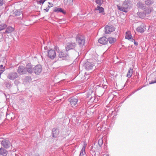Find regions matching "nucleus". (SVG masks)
I'll return each mask as SVG.
<instances>
[{"label":"nucleus","mask_w":156,"mask_h":156,"mask_svg":"<svg viewBox=\"0 0 156 156\" xmlns=\"http://www.w3.org/2000/svg\"><path fill=\"white\" fill-rule=\"evenodd\" d=\"M130 0H125L123 2L122 6L117 5V8L119 10L127 12L128 11V9L130 8Z\"/></svg>","instance_id":"1"},{"label":"nucleus","mask_w":156,"mask_h":156,"mask_svg":"<svg viewBox=\"0 0 156 156\" xmlns=\"http://www.w3.org/2000/svg\"><path fill=\"white\" fill-rule=\"evenodd\" d=\"M57 51L58 53V57L60 59V60H68L69 59L70 57L67 51L66 50L63 51H61L59 52L57 50Z\"/></svg>","instance_id":"2"},{"label":"nucleus","mask_w":156,"mask_h":156,"mask_svg":"<svg viewBox=\"0 0 156 156\" xmlns=\"http://www.w3.org/2000/svg\"><path fill=\"white\" fill-rule=\"evenodd\" d=\"M76 41V42L81 47H83L85 43V39L84 37L80 34L77 35Z\"/></svg>","instance_id":"3"},{"label":"nucleus","mask_w":156,"mask_h":156,"mask_svg":"<svg viewBox=\"0 0 156 156\" xmlns=\"http://www.w3.org/2000/svg\"><path fill=\"white\" fill-rule=\"evenodd\" d=\"M69 101L73 107H76L78 106V100L77 98H71L69 99Z\"/></svg>","instance_id":"4"},{"label":"nucleus","mask_w":156,"mask_h":156,"mask_svg":"<svg viewBox=\"0 0 156 156\" xmlns=\"http://www.w3.org/2000/svg\"><path fill=\"white\" fill-rule=\"evenodd\" d=\"M1 144L5 148H8L11 145L10 142L7 139H4L2 141Z\"/></svg>","instance_id":"5"},{"label":"nucleus","mask_w":156,"mask_h":156,"mask_svg":"<svg viewBox=\"0 0 156 156\" xmlns=\"http://www.w3.org/2000/svg\"><path fill=\"white\" fill-rule=\"evenodd\" d=\"M18 77V75L17 73L11 72L9 73L7 76V78L9 79L13 80Z\"/></svg>","instance_id":"6"},{"label":"nucleus","mask_w":156,"mask_h":156,"mask_svg":"<svg viewBox=\"0 0 156 156\" xmlns=\"http://www.w3.org/2000/svg\"><path fill=\"white\" fill-rule=\"evenodd\" d=\"M42 71V67L41 65H37L34 68V71L37 75L39 74Z\"/></svg>","instance_id":"7"},{"label":"nucleus","mask_w":156,"mask_h":156,"mask_svg":"<svg viewBox=\"0 0 156 156\" xmlns=\"http://www.w3.org/2000/svg\"><path fill=\"white\" fill-rule=\"evenodd\" d=\"M76 44L75 43L69 42L65 46L66 50L68 51L70 50L73 49L76 47Z\"/></svg>","instance_id":"8"},{"label":"nucleus","mask_w":156,"mask_h":156,"mask_svg":"<svg viewBox=\"0 0 156 156\" xmlns=\"http://www.w3.org/2000/svg\"><path fill=\"white\" fill-rule=\"evenodd\" d=\"M48 55L51 59H54L56 56L55 51L52 49L49 50L48 52Z\"/></svg>","instance_id":"9"},{"label":"nucleus","mask_w":156,"mask_h":156,"mask_svg":"<svg viewBox=\"0 0 156 156\" xmlns=\"http://www.w3.org/2000/svg\"><path fill=\"white\" fill-rule=\"evenodd\" d=\"M18 73L21 75L24 74L26 73V68L23 66H20L17 69Z\"/></svg>","instance_id":"10"},{"label":"nucleus","mask_w":156,"mask_h":156,"mask_svg":"<svg viewBox=\"0 0 156 156\" xmlns=\"http://www.w3.org/2000/svg\"><path fill=\"white\" fill-rule=\"evenodd\" d=\"M115 30V28L112 26L107 25L105 27V33L106 34H110Z\"/></svg>","instance_id":"11"},{"label":"nucleus","mask_w":156,"mask_h":156,"mask_svg":"<svg viewBox=\"0 0 156 156\" xmlns=\"http://www.w3.org/2000/svg\"><path fill=\"white\" fill-rule=\"evenodd\" d=\"M98 41L100 44L102 45H104L107 43L108 39L105 37H103L99 39L98 40Z\"/></svg>","instance_id":"12"},{"label":"nucleus","mask_w":156,"mask_h":156,"mask_svg":"<svg viewBox=\"0 0 156 156\" xmlns=\"http://www.w3.org/2000/svg\"><path fill=\"white\" fill-rule=\"evenodd\" d=\"M94 66V63L87 61L85 65V69L87 70L92 69Z\"/></svg>","instance_id":"13"},{"label":"nucleus","mask_w":156,"mask_h":156,"mask_svg":"<svg viewBox=\"0 0 156 156\" xmlns=\"http://www.w3.org/2000/svg\"><path fill=\"white\" fill-rule=\"evenodd\" d=\"M26 69V70H27L29 73H32L34 71V68L33 69V67L30 63L27 64Z\"/></svg>","instance_id":"14"},{"label":"nucleus","mask_w":156,"mask_h":156,"mask_svg":"<svg viewBox=\"0 0 156 156\" xmlns=\"http://www.w3.org/2000/svg\"><path fill=\"white\" fill-rule=\"evenodd\" d=\"M8 153V151L2 147L0 148V154L3 156H6Z\"/></svg>","instance_id":"15"},{"label":"nucleus","mask_w":156,"mask_h":156,"mask_svg":"<svg viewBox=\"0 0 156 156\" xmlns=\"http://www.w3.org/2000/svg\"><path fill=\"white\" fill-rule=\"evenodd\" d=\"M153 9L152 8L147 7H145V9H144V12L145 15H148L150 14L152 11Z\"/></svg>","instance_id":"16"},{"label":"nucleus","mask_w":156,"mask_h":156,"mask_svg":"<svg viewBox=\"0 0 156 156\" xmlns=\"http://www.w3.org/2000/svg\"><path fill=\"white\" fill-rule=\"evenodd\" d=\"M15 28L11 26H9L6 27L5 31L4 33L5 34H9L14 31Z\"/></svg>","instance_id":"17"},{"label":"nucleus","mask_w":156,"mask_h":156,"mask_svg":"<svg viewBox=\"0 0 156 156\" xmlns=\"http://www.w3.org/2000/svg\"><path fill=\"white\" fill-rule=\"evenodd\" d=\"M137 6L139 9L142 10H144V9H145V8L146 7L145 5L143 3L140 2H137Z\"/></svg>","instance_id":"18"},{"label":"nucleus","mask_w":156,"mask_h":156,"mask_svg":"<svg viewBox=\"0 0 156 156\" xmlns=\"http://www.w3.org/2000/svg\"><path fill=\"white\" fill-rule=\"evenodd\" d=\"M58 134V130L57 129L53 128L52 131V136L54 137H56Z\"/></svg>","instance_id":"19"},{"label":"nucleus","mask_w":156,"mask_h":156,"mask_svg":"<svg viewBox=\"0 0 156 156\" xmlns=\"http://www.w3.org/2000/svg\"><path fill=\"white\" fill-rule=\"evenodd\" d=\"M86 147V145L84 144L80 152L79 156H84V155L86 153L85 152V150Z\"/></svg>","instance_id":"20"},{"label":"nucleus","mask_w":156,"mask_h":156,"mask_svg":"<svg viewBox=\"0 0 156 156\" xmlns=\"http://www.w3.org/2000/svg\"><path fill=\"white\" fill-rule=\"evenodd\" d=\"M133 69L132 68H130L128 70L126 75V76L128 78L131 77L133 74Z\"/></svg>","instance_id":"21"},{"label":"nucleus","mask_w":156,"mask_h":156,"mask_svg":"<svg viewBox=\"0 0 156 156\" xmlns=\"http://www.w3.org/2000/svg\"><path fill=\"white\" fill-rule=\"evenodd\" d=\"M137 14L139 18L141 19H144L146 17V15L144 12H138Z\"/></svg>","instance_id":"22"},{"label":"nucleus","mask_w":156,"mask_h":156,"mask_svg":"<svg viewBox=\"0 0 156 156\" xmlns=\"http://www.w3.org/2000/svg\"><path fill=\"white\" fill-rule=\"evenodd\" d=\"M108 39L109 43L111 44L114 43L116 41V39L115 38L112 37H109Z\"/></svg>","instance_id":"23"},{"label":"nucleus","mask_w":156,"mask_h":156,"mask_svg":"<svg viewBox=\"0 0 156 156\" xmlns=\"http://www.w3.org/2000/svg\"><path fill=\"white\" fill-rule=\"evenodd\" d=\"M145 4L147 5H150L153 4L154 0H145Z\"/></svg>","instance_id":"24"},{"label":"nucleus","mask_w":156,"mask_h":156,"mask_svg":"<svg viewBox=\"0 0 156 156\" xmlns=\"http://www.w3.org/2000/svg\"><path fill=\"white\" fill-rule=\"evenodd\" d=\"M54 11L57 12H61L63 13H65L64 10L61 8H55Z\"/></svg>","instance_id":"25"},{"label":"nucleus","mask_w":156,"mask_h":156,"mask_svg":"<svg viewBox=\"0 0 156 156\" xmlns=\"http://www.w3.org/2000/svg\"><path fill=\"white\" fill-rule=\"evenodd\" d=\"M131 37H132V36L130 33V32H127L126 33V35L125 36L126 38L128 39V40H129Z\"/></svg>","instance_id":"26"},{"label":"nucleus","mask_w":156,"mask_h":156,"mask_svg":"<svg viewBox=\"0 0 156 156\" xmlns=\"http://www.w3.org/2000/svg\"><path fill=\"white\" fill-rule=\"evenodd\" d=\"M7 25L5 24H1L0 25V31L5 29Z\"/></svg>","instance_id":"27"},{"label":"nucleus","mask_w":156,"mask_h":156,"mask_svg":"<svg viewBox=\"0 0 156 156\" xmlns=\"http://www.w3.org/2000/svg\"><path fill=\"white\" fill-rule=\"evenodd\" d=\"M21 14V12L18 10H16L13 13V14L16 16H19Z\"/></svg>","instance_id":"28"},{"label":"nucleus","mask_w":156,"mask_h":156,"mask_svg":"<svg viewBox=\"0 0 156 156\" xmlns=\"http://www.w3.org/2000/svg\"><path fill=\"white\" fill-rule=\"evenodd\" d=\"M136 30L137 31L140 33H143L144 31V28L141 26L138 27Z\"/></svg>","instance_id":"29"},{"label":"nucleus","mask_w":156,"mask_h":156,"mask_svg":"<svg viewBox=\"0 0 156 156\" xmlns=\"http://www.w3.org/2000/svg\"><path fill=\"white\" fill-rule=\"evenodd\" d=\"M96 10H98L99 11V12H103L104 9L103 8L99 6H97V8H96Z\"/></svg>","instance_id":"30"},{"label":"nucleus","mask_w":156,"mask_h":156,"mask_svg":"<svg viewBox=\"0 0 156 156\" xmlns=\"http://www.w3.org/2000/svg\"><path fill=\"white\" fill-rule=\"evenodd\" d=\"M103 2V0H95L96 3L100 6L102 4Z\"/></svg>","instance_id":"31"},{"label":"nucleus","mask_w":156,"mask_h":156,"mask_svg":"<svg viewBox=\"0 0 156 156\" xmlns=\"http://www.w3.org/2000/svg\"><path fill=\"white\" fill-rule=\"evenodd\" d=\"M98 144L100 147H101L103 144V140L102 138L99 139L98 140Z\"/></svg>","instance_id":"32"},{"label":"nucleus","mask_w":156,"mask_h":156,"mask_svg":"<svg viewBox=\"0 0 156 156\" xmlns=\"http://www.w3.org/2000/svg\"><path fill=\"white\" fill-rule=\"evenodd\" d=\"M67 2L66 4L69 5H71L73 4V0H66Z\"/></svg>","instance_id":"33"},{"label":"nucleus","mask_w":156,"mask_h":156,"mask_svg":"<svg viewBox=\"0 0 156 156\" xmlns=\"http://www.w3.org/2000/svg\"><path fill=\"white\" fill-rule=\"evenodd\" d=\"M156 83V78L154 80H152L149 82V84H152L154 83Z\"/></svg>","instance_id":"34"},{"label":"nucleus","mask_w":156,"mask_h":156,"mask_svg":"<svg viewBox=\"0 0 156 156\" xmlns=\"http://www.w3.org/2000/svg\"><path fill=\"white\" fill-rule=\"evenodd\" d=\"M4 0H0V6H2L4 4Z\"/></svg>","instance_id":"35"},{"label":"nucleus","mask_w":156,"mask_h":156,"mask_svg":"<svg viewBox=\"0 0 156 156\" xmlns=\"http://www.w3.org/2000/svg\"><path fill=\"white\" fill-rule=\"evenodd\" d=\"M48 3L49 4V5H48L49 7H51L53 6V4L49 2H48Z\"/></svg>","instance_id":"36"},{"label":"nucleus","mask_w":156,"mask_h":156,"mask_svg":"<svg viewBox=\"0 0 156 156\" xmlns=\"http://www.w3.org/2000/svg\"><path fill=\"white\" fill-rule=\"evenodd\" d=\"M3 70H0V74H2L3 73V72L5 70L4 67L3 68Z\"/></svg>","instance_id":"37"},{"label":"nucleus","mask_w":156,"mask_h":156,"mask_svg":"<svg viewBox=\"0 0 156 156\" xmlns=\"http://www.w3.org/2000/svg\"><path fill=\"white\" fill-rule=\"evenodd\" d=\"M129 40H130V41H132L133 42H134V41H135V40L134 39H133L132 37H131L130 38V39H129Z\"/></svg>","instance_id":"38"},{"label":"nucleus","mask_w":156,"mask_h":156,"mask_svg":"<svg viewBox=\"0 0 156 156\" xmlns=\"http://www.w3.org/2000/svg\"><path fill=\"white\" fill-rule=\"evenodd\" d=\"M134 42V44L135 45H138V42H136L135 41H134L133 42Z\"/></svg>","instance_id":"39"},{"label":"nucleus","mask_w":156,"mask_h":156,"mask_svg":"<svg viewBox=\"0 0 156 156\" xmlns=\"http://www.w3.org/2000/svg\"><path fill=\"white\" fill-rule=\"evenodd\" d=\"M44 10L46 12H48L49 10L48 8H46V9H44Z\"/></svg>","instance_id":"40"},{"label":"nucleus","mask_w":156,"mask_h":156,"mask_svg":"<svg viewBox=\"0 0 156 156\" xmlns=\"http://www.w3.org/2000/svg\"><path fill=\"white\" fill-rule=\"evenodd\" d=\"M14 83L16 84H17L18 83L19 81H14Z\"/></svg>","instance_id":"41"},{"label":"nucleus","mask_w":156,"mask_h":156,"mask_svg":"<svg viewBox=\"0 0 156 156\" xmlns=\"http://www.w3.org/2000/svg\"><path fill=\"white\" fill-rule=\"evenodd\" d=\"M34 156H40V155L36 153L35 154Z\"/></svg>","instance_id":"42"},{"label":"nucleus","mask_w":156,"mask_h":156,"mask_svg":"<svg viewBox=\"0 0 156 156\" xmlns=\"http://www.w3.org/2000/svg\"><path fill=\"white\" fill-rule=\"evenodd\" d=\"M3 66V65H0V68H2Z\"/></svg>","instance_id":"43"},{"label":"nucleus","mask_w":156,"mask_h":156,"mask_svg":"<svg viewBox=\"0 0 156 156\" xmlns=\"http://www.w3.org/2000/svg\"><path fill=\"white\" fill-rule=\"evenodd\" d=\"M50 7H48H48L47 8H48V9H49L50 8Z\"/></svg>","instance_id":"44"},{"label":"nucleus","mask_w":156,"mask_h":156,"mask_svg":"<svg viewBox=\"0 0 156 156\" xmlns=\"http://www.w3.org/2000/svg\"><path fill=\"white\" fill-rule=\"evenodd\" d=\"M92 97H91V98H90V99H92Z\"/></svg>","instance_id":"45"},{"label":"nucleus","mask_w":156,"mask_h":156,"mask_svg":"<svg viewBox=\"0 0 156 156\" xmlns=\"http://www.w3.org/2000/svg\"><path fill=\"white\" fill-rule=\"evenodd\" d=\"M106 156H109V155L108 154H107V155H106Z\"/></svg>","instance_id":"46"},{"label":"nucleus","mask_w":156,"mask_h":156,"mask_svg":"<svg viewBox=\"0 0 156 156\" xmlns=\"http://www.w3.org/2000/svg\"><path fill=\"white\" fill-rule=\"evenodd\" d=\"M1 74H0V78H1Z\"/></svg>","instance_id":"47"}]
</instances>
